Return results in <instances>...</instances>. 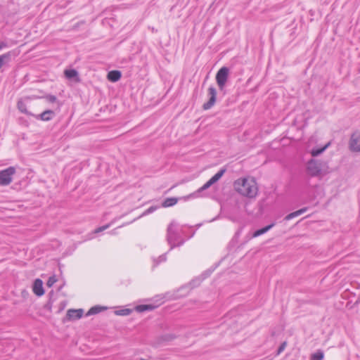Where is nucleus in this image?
Instances as JSON below:
<instances>
[{
	"instance_id": "a878e982",
	"label": "nucleus",
	"mask_w": 360,
	"mask_h": 360,
	"mask_svg": "<svg viewBox=\"0 0 360 360\" xmlns=\"http://www.w3.org/2000/svg\"><path fill=\"white\" fill-rule=\"evenodd\" d=\"M46 98L49 102H51V103H53L56 101V98L54 96H49L46 97Z\"/></svg>"
},
{
	"instance_id": "9d476101",
	"label": "nucleus",
	"mask_w": 360,
	"mask_h": 360,
	"mask_svg": "<svg viewBox=\"0 0 360 360\" xmlns=\"http://www.w3.org/2000/svg\"><path fill=\"white\" fill-rule=\"evenodd\" d=\"M64 74L66 78L68 79H72L76 82H79V78L77 70L74 69L65 70Z\"/></svg>"
},
{
	"instance_id": "412c9836",
	"label": "nucleus",
	"mask_w": 360,
	"mask_h": 360,
	"mask_svg": "<svg viewBox=\"0 0 360 360\" xmlns=\"http://www.w3.org/2000/svg\"><path fill=\"white\" fill-rule=\"evenodd\" d=\"M105 309H106V307H99V306H95V307H91L88 311L86 315L87 316H90V315L96 314H98V313L101 312L102 310H104Z\"/></svg>"
},
{
	"instance_id": "7ed1b4c3",
	"label": "nucleus",
	"mask_w": 360,
	"mask_h": 360,
	"mask_svg": "<svg viewBox=\"0 0 360 360\" xmlns=\"http://www.w3.org/2000/svg\"><path fill=\"white\" fill-rule=\"evenodd\" d=\"M307 174L311 176H317L322 174V164L314 159L310 160L307 164Z\"/></svg>"
},
{
	"instance_id": "5701e85b",
	"label": "nucleus",
	"mask_w": 360,
	"mask_h": 360,
	"mask_svg": "<svg viewBox=\"0 0 360 360\" xmlns=\"http://www.w3.org/2000/svg\"><path fill=\"white\" fill-rule=\"evenodd\" d=\"M56 281H57V279H56L55 276H51L49 278V280H48V281L46 283V285H47L48 287H51V286H53L54 285V283H56Z\"/></svg>"
},
{
	"instance_id": "1a4fd4ad",
	"label": "nucleus",
	"mask_w": 360,
	"mask_h": 360,
	"mask_svg": "<svg viewBox=\"0 0 360 360\" xmlns=\"http://www.w3.org/2000/svg\"><path fill=\"white\" fill-rule=\"evenodd\" d=\"M83 315V310L79 309H69L67 312V316L69 319L76 320L80 319Z\"/></svg>"
},
{
	"instance_id": "f03ea898",
	"label": "nucleus",
	"mask_w": 360,
	"mask_h": 360,
	"mask_svg": "<svg viewBox=\"0 0 360 360\" xmlns=\"http://www.w3.org/2000/svg\"><path fill=\"white\" fill-rule=\"evenodd\" d=\"M225 169H220L217 174H215L208 181H207L202 187H200L196 193H192L189 195H187V196H185L184 197V200H187L190 198H194V197H197L198 196V193H200L204 190H206L208 188H210L212 184H214V183H216L217 181H218L221 177L224 175V172H225Z\"/></svg>"
},
{
	"instance_id": "20e7f679",
	"label": "nucleus",
	"mask_w": 360,
	"mask_h": 360,
	"mask_svg": "<svg viewBox=\"0 0 360 360\" xmlns=\"http://www.w3.org/2000/svg\"><path fill=\"white\" fill-rule=\"evenodd\" d=\"M229 70L226 67H222L216 75V81L221 90L224 89L228 79Z\"/></svg>"
},
{
	"instance_id": "f8f14e48",
	"label": "nucleus",
	"mask_w": 360,
	"mask_h": 360,
	"mask_svg": "<svg viewBox=\"0 0 360 360\" xmlns=\"http://www.w3.org/2000/svg\"><path fill=\"white\" fill-rule=\"evenodd\" d=\"M176 226V224L174 221L171 222L167 229V238L169 242L172 240L174 236L175 235L176 230L175 228Z\"/></svg>"
},
{
	"instance_id": "6e6552de",
	"label": "nucleus",
	"mask_w": 360,
	"mask_h": 360,
	"mask_svg": "<svg viewBox=\"0 0 360 360\" xmlns=\"http://www.w3.org/2000/svg\"><path fill=\"white\" fill-rule=\"evenodd\" d=\"M33 292L37 296H41L44 294L43 288V282L41 280L37 278L34 281L33 284Z\"/></svg>"
},
{
	"instance_id": "9b49d317",
	"label": "nucleus",
	"mask_w": 360,
	"mask_h": 360,
	"mask_svg": "<svg viewBox=\"0 0 360 360\" xmlns=\"http://www.w3.org/2000/svg\"><path fill=\"white\" fill-rule=\"evenodd\" d=\"M122 74L120 71L112 70L108 73L107 78L109 81L115 82L121 78Z\"/></svg>"
},
{
	"instance_id": "393cba45",
	"label": "nucleus",
	"mask_w": 360,
	"mask_h": 360,
	"mask_svg": "<svg viewBox=\"0 0 360 360\" xmlns=\"http://www.w3.org/2000/svg\"><path fill=\"white\" fill-rule=\"evenodd\" d=\"M287 345L286 342H283L278 349L277 354H280L285 349Z\"/></svg>"
},
{
	"instance_id": "0eeeda50",
	"label": "nucleus",
	"mask_w": 360,
	"mask_h": 360,
	"mask_svg": "<svg viewBox=\"0 0 360 360\" xmlns=\"http://www.w3.org/2000/svg\"><path fill=\"white\" fill-rule=\"evenodd\" d=\"M208 96L210 97L209 101L203 104L204 110L210 109L216 102L217 91L214 87L210 86L208 89Z\"/></svg>"
},
{
	"instance_id": "f257e3e1",
	"label": "nucleus",
	"mask_w": 360,
	"mask_h": 360,
	"mask_svg": "<svg viewBox=\"0 0 360 360\" xmlns=\"http://www.w3.org/2000/svg\"><path fill=\"white\" fill-rule=\"evenodd\" d=\"M234 190L240 195L254 198L258 193V186L255 179L252 177H241L233 183Z\"/></svg>"
},
{
	"instance_id": "dca6fc26",
	"label": "nucleus",
	"mask_w": 360,
	"mask_h": 360,
	"mask_svg": "<svg viewBox=\"0 0 360 360\" xmlns=\"http://www.w3.org/2000/svg\"><path fill=\"white\" fill-rule=\"evenodd\" d=\"M274 226V224L266 226L261 229L255 231L252 234V238L258 237L270 230Z\"/></svg>"
},
{
	"instance_id": "4be33fe9",
	"label": "nucleus",
	"mask_w": 360,
	"mask_h": 360,
	"mask_svg": "<svg viewBox=\"0 0 360 360\" xmlns=\"http://www.w3.org/2000/svg\"><path fill=\"white\" fill-rule=\"evenodd\" d=\"M132 312V309H122L115 311V314L119 316H127L129 315Z\"/></svg>"
},
{
	"instance_id": "423d86ee",
	"label": "nucleus",
	"mask_w": 360,
	"mask_h": 360,
	"mask_svg": "<svg viewBox=\"0 0 360 360\" xmlns=\"http://www.w3.org/2000/svg\"><path fill=\"white\" fill-rule=\"evenodd\" d=\"M349 148L352 152L360 153V131H355L351 135Z\"/></svg>"
},
{
	"instance_id": "bb28decb",
	"label": "nucleus",
	"mask_w": 360,
	"mask_h": 360,
	"mask_svg": "<svg viewBox=\"0 0 360 360\" xmlns=\"http://www.w3.org/2000/svg\"><path fill=\"white\" fill-rule=\"evenodd\" d=\"M154 210V208L153 207H150L148 210H147L143 215H145L146 214H148V213H150L152 212Z\"/></svg>"
},
{
	"instance_id": "cd10ccee",
	"label": "nucleus",
	"mask_w": 360,
	"mask_h": 360,
	"mask_svg": "<svg viewBox=\"0 0 360 360\" xmlns=\"http://www.w3.org/2000/svg\"><path fill=\"white\" fill-rule=\"evenodd\" d=\"M5 46H6L5 44L1 43L0 44V50L2 49Z\"/></svg>"
},
{
	"instance_id": "2eb2a0df",
	"label": "nucleus",
	"mask_w": 360,
	"mask_h": 360,
	"mask_svg": "<svg viewBox=\"0 0 360 360\" xmlns=\"http://www.w3.org/2000/svg\"><path fill=\"white\" fill-rule=\"evenodd\" d=\"M27 99L28 98L21 99L18 102V110L25 114H30V112L27 110L26 101Z\"/></svg>"
},
{
	"instance_id": "b1692460",
	"label": "nucleus",
	"mask_w": 360,
	"mask_h": 360,
	"mask_svg": "<svg viewBox=\"0 0 360 360\" xmlns=\"http://www.w3.org/2000/svg\"><path fill=\"white\" fill-rule=\"evenodd\" d=\"M110 225H111V224H107V225L98 227V228H97L96 229L94 230V233H100V232H101L103 231H105L107 229H108Z\"/></svg>"
},
{
	"instance_id": "f3484780",
	"label": "nucleus",
	"mask_w": 360,
	"mask_h": 360,
	"mask_svg": "<svg viewBox=\"0 0 360 360\" xmlns=\"http://www.w3.org/2000/svg\"><path fill=\"white\" fill-rule=\"evenodd\" d=\"M330 143H328L324 146L320 148H313L310 153L313 157H316L321 154L323 151L326 150V149L329 146Z\"/></svg>"
},
{
	"instance_id": "aec40b11",
	"label": "nucleus",
	"mask_w": 360,
	"mask_h": 360,
	"mask_svg": "<svg viewBox=\"0 0 360 360\" xmlns=\"http://www.w3.org/2000/svg\"><path fill=\"white\" fill-rule=\"evenodd\" d=\"M153 309L154 307L151 304H141L135 307L136 311L139 312H143L147 310H152Z\"/></svg>"
},
{
	"instance_id": "ddd939ff",
	"label": "nucleus",
	"mask_w": 360,
	"mask_h": 360,
	"mask_svg": "<svg viewBox=\"0 0 360 360\" xmlns=\"http://www.w3.org/2000/svg\"><path fill=\"white\" fill-rule=\"evenodd\" d=\"M307 207H304V208H302L299 210H297L295 212H291L290 214H288V215L285 216V220H290L295 217H297L300 215H301L302 214L304 213L306 211H307Z\"/></svg>"
},
{
	"instance_id": "39448f33",
	"label": "nucleus",
	"mask_w": 360,
	"mask_h": 360,
	"mask_svg": "<svg viewBox=\"0 0 360 360\" xmlns=\"http://www.w3.org/2000/svg\"><path fill=\"white\" fill-rule=\"evenodd\" d=\"M15 172V169L13 167L0 172V185H8L12 181V176Z\"/></svg>"
},
{
	"instance_id": "6ab92c4d",
	"label": "nucleus",
	"mask_w": 360,
	"mask_h": 360,
	"mask_svg": "<svg viewBox=\"0 0 360 360\" xmlns=\"http://www.w3.org/2000/svg\"><path fill=\"white\" fill-rule=\"evenodd\" d=\"M178 202V199L176 198H167L162 203V206L165 207H171L176 205Z\"/></svg>"
},
{
	"instance_id": "a211bd4d",
	"label": "nucleus",
	"mask_w": 360,
	"mask_h": 360,
	"mask_svg": "<svg viewBox=\"0 0 360 360\" xmlns=\"http://www.w3.org/2000/svg\"><path fill=\"white\" fill-rule=\"evenodd\" d=\"M323 352L321 350H317L316 352L311 354L310 360H323Z\"/></svg>"
},
{
	"instance_id": "4468645a",
	"label": "nucleus",
	"mask_w": 360,
	"mask_h": 360,
	"mask_svg": "<svg viewBox=\"0 0 360 360\" xmlns=\"http://www.w3.org/2000/svg\"><path fill=\"white\" fill-rule=\"evenodd\" d=\"M54 116V112L49 110L41 113L39 117L43 121H49L51 120Z\"/></svg>"
}]
</instances>
